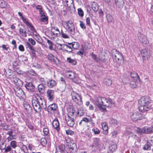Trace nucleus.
Returning a JSON list of instances; mask_svg holds the SVG:
<instances>
[{
  "instance_id": "obj_1",
  "label": "nucleus",
  "mask_w": 153,
  "mask_h": 153,
  "mask_svg": "<svg viewBox=\"0 0 153 153\" xmlns=\"http://www.w3.org/2000/svg\"><path fill=\"white\" fill-rule=\"evenodd\" d=\"M95 102L98 108L102 112L107 111L106 107H111L115 104L114 101L111 99L100 97L96 98Z\"/></svg>"
},
{
  "instance_id": "obj_2",
  "label": "nucleus",
  "mask_w": 153,
  "mask_h": 153,
  "mask_svg": "<svg viewBox=\"0 0 153 153\" xmlns=\"http://www.w3.org/2000/svg\"><path fill=\"white\" fill-rule=\"evenodd\" d=\"M151 99L148 96H143L139 101V110L141 112L146 111L151 108L150 105Z\"/></svg>"
},
{
  "instance_id": "obj_3",
  "label": "nucleus",
  "mask_w": 153,
  "mask_h": 153,
  "mask_svg": "<svg viewBox=\"0 0 153 153\" xmlns=\"http://www.w3.org/2000/svg\"><path fill=\"white\" fill-rule=\"evenodd\" d=\"M70 111L68 114L65 117V120L67 125L71 127H73L75 123V119L72 117L74 115V111L73 109H69Z\"/></svg>"
},
{
  "instance_id": "obj_4",
  "label": "nucleus",
  "mask_w": 153,
  "mask_h": 153,
  "mask_svg": "<svg viewBox=\"0 0 153 153\" xmlns=\"http://www.w3.org/2000/svg\"><path fill=\"white\" fill-rule=\"evenodd\" d=\"M111 53L114 60L116 62L119 63L120 61L123 60V57L122 53L116 49H113L111 51Z\"/></svg>"
},
{
  "instance_id": "obj_5",
  "label": "nucleus",
  "mask_w": 153,
  "mask_h": 153,
  "mask_svg": "<svg viewBox=\"0 0 153 153\" xmlns=\"http://www.w3.org/2000/svg\"><path fill=\"white\" fill-rule=\"evenodd\" d=\"M72 100L79 105H82V98L80 94H78L74 91H72L71 93Z\"/></svg>"
},
{
  "instance_id": "obj_6",
  "label": "nucleus",
  "mask_w": 153,
  "mask_h": 153,
  "mask_svg": "<svg viewBox=\"0 0 153 153\" xmlns=\"http://www.w3.org/2000/svg\"><path fill=\"white\" fill-rule=\"evenodd\" d=\"M132 120L133 121H136L138 120H140L146 118V116L142 115L138 111L134 112L131 116Z\"/></svg>"
},
{
  "instance_id": "obj_7",
  "label": "nucleus",
  "mask_w": 153,
  "mask_h": 153,
  "mask_svg": "<svg viewBox=\"0 0 153 153\" xmlns=\"http://www.w3.org/2000/svg\"><path fill=\"white\" fill-rule=\"evenodd\" d=\"M103 145L99 138H94L93 139V143L91 146L94 149H96L100 148Z\"/></svg>"
},
{
  "instance_id": "obj_8",
  "label": "nucleus",
  "mask_w": 153,
  "mask_h": 153,
  "mask_svg": "<svg viewBox=\"0 0 153 153\" xmlns=\"http://www.w3.org/2000/svg\"><path fill=\"white\" fill-rule=\"evenodd\" d=\"M16 95L20 99H24L25 97V95L23 90L20 87H16L14 88Z\"/></svg>"
},
{
  "instance_id": "obj_9",
  "label": "nucleus",
  "mask_w": 153,
  "mask_h": 153,
  "mask_svg": "<svg viewBox=\"0 0 153 153\" xmlns=\"http://www.w3.org/2000/svg\"><path fill=\"white\" fill-rule=\"evenodd\" d=\"M36 100L41 110L42 109H45L46 108V102L44 99L40 98Z\"/></svg>"
},
{
  "instance_id": "obj_10",
  "label": "nucleus",
  "mask_w": 153,
  "mask_h": 153,
  "mask_svg": "<svg viewBox=\"0 0 153 153\" xmlns=\"http://www.w3.org/2000/svg\"><path fill=\"white\" fill-rule=\"evenodd\" d=\"M46 96L50 101H53L55 97L54 91L51 89L48 90L46 92Z\"/></svg>"
},
{
  "instance_id": "obj_11",
  "label": "nucleus",
  "mask_w": 153,
  "mask_h": 153,
  "mask_svg": "<svg viewBox=\"0 0 153 153\" xmlns=\"http://www.w3.org/2000/svg\"><path fill=\"white\" fill-rule=\"evenodd\" d=\"M139 39L140 41L143 44H148L149 43L146 36L143 34L140 33L138 34Z\"/></svg>"
},
{
  "instance_id": "obj_12",
  "label": "nucleus",
  "mask_w": 153,
  "mask_h": 153,
  "mask_svg": "<svg viewBox=\"0 0 153 153\" xmlns=\"http://www.w3.org/2000/svg\"><path fill=\"white\" fill-rule=\"evenodd\" d=\"M32 105L35 111L37 113H39L41 111L39 106L38 105L37 102L35 100L32 101Z\"/></svg>"
},
{
  "instance_id": "obj_13",
  "label": "nucleus",
  "mask_w": 153,
  "mask_h": 153,
  "mask_svg": "<svg viewBox=\"0 0 153 153\" xmlns=\"http://www.w3.org/2000/svg\"><path fill=\"white\" fill-rule=\"evenodd\" d=\"M151 51L147 49H144L142 50L140 53L143 56V59H145V58H148L150 56Z\"/></svg>"
},
{
  "instance_id": "obj_14",
  "label": "nucleus",
  "mask_w": 153,
  "mask_h": 153,
  "mask_svg": "<svg viewBox=\"0 0 153 153\" xmlns=\"http://www.w3.org/2000/svg\"><path fill=\"white\" fill-rule=\"evenodd\" d=\"M62 24L63 27L65 29H74L73 27V24L70 21L66 22L62 21Z\"/></svg>"
},
{
  "instance_id": "obj_15",
  "label": "nucleus",
  "mask_w": 153,
  "mask_h": 153,
  "mask_svg": "<svg viewBox=\"0 0 153 153\" xmlns=\"http://www.w3.org/2000/svg\"><path fill=\"white\" fill-rule=\"evenodd\" d=\"M66 145L68 147H74V145L76 146V144L74 143V141L72 140L71 138L68 137H66L65 138Z\"/></svg>"
},
{
  "instance_id": "obj_16",
  "label": "nucleus",
  "mask_w": 153,
  "mask_h": 153,
  "mask_svg": "<svg viewBox=\"0 0 153 153\" xmlns=\"http://www.w3.org/2000/svg\"><path fill=\"white\" fill-rule=\"evenodd\" d=\"M66 4V9L68 10H71L72 7L74 8L73 0H65Z\"/></svg>"
},
{
  "instance_id": "obj_17",
  "label": "nucleus",
  "mask_w": 153,
  "mask_h": 153,
  "mask_svg": "<svg viewBox=\"0 0 153 153\" xmlns=\"http://www.w3.org/2000/svg\"><path fill=\"white\" fill-rule=\"evenodd\" d=\"M25 46L26 48L29 49L33 56H35L36 54V51L35 50L34 47L32 46L28 42H27L26 43Z\"/></svg>"
},
{
  "instance_id": "obj_18",
  "label": "nucleus",
  "mask_w": 153,
  "mask_h": 153,
  "mask_svg": "<svg viewBox=\"0 0 153 153\" xmlns=\"http://www.w3.org/2000/svg\"><path fill=\"white\" fill-rule=\"evenodd\" d=\"M117 149L116 144L114 143L113 142L111 143L109 147V150L108 153H112L115 152Z\"/></svg>"
},
{
  "instance_id": "obj_19",
  "label": "nucleus",
  "mask_w": 153,
  "mask_h": 153,
  "mask_svg": "<svg viewBox=\"0 0 153 153\" xmlns=\"http://www.w3.org/2000/svg\"><path fill=\"white\" fill-rule=\"evenodd\" d=\"M54 31H51V35L52 37L51 39L53 40L54 37L58 36L60 35V33L59 29H54Z\"/></svg>"
},
{
  "instance_id": "obj_20",
  "label": "nucleus",
  "mask_w": 153,
  "mask_h": 153,
  "mask_svg": "<svg viewBox=\"0 0 153 153\" xmlns=\"http://www.w3.org/2000/svg\"><path fill=\"white\" fill-rule=\"evenodd\" d=\"M66 76L68 78L72 79L74 78H76L78 76L76 74H74L73 72L71 71L66 72Z\"/></svg>"
},
{
  "instance_id": "obj_21",
  "label": "nucleus",
  "mask_w": 153,
  "mask_h": 153,
  "mask_svg": "<svg viewBox=\"0 0 153 153\" xmlns=\"http://www.w3.org/2000/svg\"><path fill=\"white\" fill-rule=\"evenodd\" d=\"M146 127H144L143 128H138L136 129V132L139 134H148L146 130Z\"/></svg>"
},
{
  "instance_id": "obj_22",
  "label": "nucleus",
  "mask_w": 153,
  "mask_h": 153,
  "mask_svg": "<svg viewBox=\"0 0 153 153\" xmlns=\"http://www.w3.org/2000/svg\"><path fill=\"white\" fill-rule=\"evenodd\" d=\"M25 86L29 91H33L35 87L32 83L30 82H27L25 84Z\"/></svg>"
},
{
  "instance_id": "obj_23",
  "label": "nucleus",
  "mask_w": 153,
  "mask_h": 153,
  "mask_svg": "<svg viewBox=\"0 0 153 153\" xmlns=\"http://www.w3.org/2000/svg\"><path fill=\"white\" fill-rule=\"evenodd\" d=\"M13 80L14 84L18 87H21L22 85V82L19 79L16 77H13Z\"/></svg>"
},
{
  "instance_id": "obj_24",
  "label": "nucleus",
  "mask_w": 153,
  "mask_h": 153,
  "mask_svg": "<svg viewBox=\"0 0 153 153\" xmlns=\"http://www.w3.org/2000/svg\"><path fill=\"white\" fill-rule=\"evenodd\" d=\"M72 48L71 45H69L67 44L64 45H63V46L62 47L63 49L68 52L69 53H72Z\"/></svg>"
},
{
  "instance_id": "obj_25",
  "label": "nucleus",
  "mask_w": 153,
  "mask_h": 153,
  "mask_svg": "<svg viewBox=\"0 0 153 153\" xmlns=\"http://www.w3.org/2000/svg\"><path fill=\"white\" fill-rule=\"evenodd\" d=\"M115 2L117 7L118 8L123 7L125 4L124 0H115Z\"/></svg>"
},
{
  "instance_id": "obj_26",
  "label": "nucleus",
  "mask_w": 153,
  "mask_h": 153,
  "mask_svg": "<svg viewBox=\"0 0 153 153\" xmlns=\"http://www.w3.org/2000/svg\"><path fill=\"white\" fill-rule=\"evenodd\" d=\"M57 108V104L53 103L50 105L48 108V112L56 110Z\"/></svg>"
},
{
  "instance_id": "obj_27",
  "label": "nucleus",
  "mask_w": 153,
  "mask_h": 153,
  "mask_svg": "<svg viewBox=\"0 0 153 153\" xmlns=\"http://www.w3.org/2000/svg\"><path fill=\"white\" fill-rule=\"evenodd\" d=\"M52 125L54 128L57 130H59V123L57 119H55L53 122Z\"/></svg>"
},
{
  "instance_id": "obj_28",
  "label": "nucleus",
  "mask_w": 153,
  "mask_h": 153,
  "mask_svg": "<svg viewBox=\"0 0 153 153\" xmlns=\"http://www.w3.org/2000/svg\"><path fill=\"white\" fill-rule=\"evenodd\" d=\"M69 149L67 150V153H76L77 152V146L74 145V147H68Z\"/></svg>"
},
{
  "instance_id": "obj_29",
  "label": "nucleus",
  "mask_w": 153,
  "mask_h": 153,
  "mask_svg": "<svg viewBox=\"0 0 153 153\" xmlns=\"http://www.w3.org/2000/svg\"><path fill=\"white\" fill-rule=\"evenodd\" d=\"M47 86L50 88H52L56 84V81L53 80H50L48 81H47Z\"/></svg>"
},
{
  "instance_id": "obj_30",
  "label": "nucleus",
  "mask_w": 153,
  "mask_h": 153,
  "mask_svg": "<svg viewBox=\"0 0 153 153\" xmlns=\"http://www.w3.org/2000/svg\"><path fill=\"white\" fill-rule=\"evenodd\" d=\"M38 88L39 92L41 94L43 93L45 91L44 85L42 83L40 84L38 86Z\"/></svg>"
},
{
  "instance_id": "obj_31",
  "label": "nucleus",
  "mask_w": 153,
  "mask_h": 153,
  "mask_svg": "<svg viewBox=\"0 0 153 153\" xmlns=\"http://www.w3.org/2000/svg\"><path fill=\"white\" fill-rule=\"evenodd\" d=\"M68 44L69 45H71L72 48L75 49H78L79 46V43L77 42H73L71 43H68Z\"/></svg>"
},
{
  "instance_id": "obj_32",
  "label": "nucleus",
  "mask_w": 153,
  "mask_h": 153,
  "mask_svg": "<svg viewBox=\"0 0 153 153\" xmlns=\"http://www.w3.org/2000/svg\"><path fill=\"white\" fill-rule=\"evenodd\" d=\"M102 126L103 131L104 133L105 134H107L108 130V125L105 123H103L102 124Z\"/></svg>"
},
{
  "instance_id": "obj_33",
  "label": "nucleus",
  "mask_w": 153,
  "mask_h": 153,
  "mask_svg": "<svg viewBox=\"0 0 153 153\" xmlns=\"http://www.w3.org/2000/svg\"><path fill=\"white\" fill-rule=\"evenodd\" d=\"M77 114L79 116H82L84 115V111L82 107H80L78 109Z\"/></svg>"
},
{
  "instance_id": "obj_34",
  "label": "nucleus",
  "mask_w": 153,
  "mask_h": 153,
  "mask_svg": "<svg viewBox=\"0 0 153 153\" xmlns=\"http://www.w3.org/2000/svg\"><path fill=\"white\" fill-rule=\"evenodd\" d=\"M91 7L93 10L95 11H97L98 10L99 6L96 2H92L91 4Z\"/></svg>"
},
{
  "instance_id": "obj_35",
  "label": "nucleus",
  "mask_w": 153,
  "mask_h": 153,
  "mask_svg": "<svg viewBox=\"0 0 153 153\" xmlns=\"http://www.w3.org/2000/svg\"><path fill=\"white\" fill-rule=\"evenodd\" d=\"M68 31L70 34L74 35H77L79 33V32L77 30V29H68Z\"/></svg>"
},
{
  "instance_id": "obj_36",
  "label": "nucleus",
  "mask_w": 153,
  "mask_h": 153,
  "mask_svg": "<svg viewBox=\"0 0 153 153\" xmlns=\"http://www.w3.org/2000/svg\"><path fill=\"white\" fill-rule=\"evenodd\" d=\"M24 106L25 109L28 111H30L32 110L31 108L27 102H25L24 103Z\"/></svg>"
},
{
  "instance_id": "obj_37",
  "label": "nucleus",
  "mask_w": 153,
  "mask_h": 153,
  "mask_svg": "<svg viewBox=\"0 0 153 153\" xmlns=\"http://www.w3.org/2000/svg\"><path fill=\"white\" fill-rule=\"evenodd\" d=\"M9 145L11 148L15 149L17 147V142L15 140H13L10 142V145Z\"/></svg>"
},
{
  "instance_id": "obj_38",
  "label": "nucleus",
  "mask_w": 153,
  "mask_h": 153,
  "mask_svg": "<svg viewBox=\"0 0 153 153\" xmlns=\"http://www.w3.org/2000/svg\"><path fill=\"white\" fill-rule=\"evenodd\" d=\"M130 76L132 78H135L136 80L139 79V76L137 74L135 71L131 72V73Z\"/></svg>"
},
{
  "instance_id": "obj_39",
  "label": "nucleus",
  "mask_w": 153,
  "mask_h": 153,
  "mask_svg": "<svg viewBox=\"0 0 153 153\" xmlns=\"http://www.w3.org/2000/svg\"><path fill=\"white\" fill-rule=\"evenodd\" d=\"M67 60L68 62L71 63L73 65H75L76 63V62L75 60L71 59L70 57L67 58Z\"/></svg>"
},
{
  "instance_id": "obj_40",
  "label": "nucleus",
  "mask_w": 153,
  "mask_h": 153,
  "mask_svg": "<svg viewBox=\"0 0 153 153\" xmlns=\"http://www.w3.org/2000/svg\"><path fill=\"white\" fill-rule=\"evenodd\" d=\"M48 57L49 60L52 62H54L55 61V57L52 54H49L48 56Z\"/></svg>"
},
{
  "instance_id": "obj_41",
  "label": "nucleus",
  "mask_w": 153,
  "mask_h": 153,
  "mask_svg": "<svg viewBox=\"0 0 153 153\" xmlns=\"http://www.w3.org/2000/svg\"><path fill=\"white\" fill-rule=\"evenodd\" d=\"M48 17L46 16L45 15L41 17V18L40 19V21L42 22H44L47 24L48 22Z\"/></svg>"
},
{
  "instance_id": "obj_42",
  "label": "nucleus",
  "mask_w": 153,
  "mask_h": 153,
  "mask_svg": "<svg viewBox=\"0 0 153 153\" xmlns=\"http://www.w3.org/2000/svg\"><path fill=\"white\" fill-rule=\"evenodd\" d=\"M107 20L108 22H111L113 21L114 19L112 16L110 14H108L106 16Z\"/></svg>"
},
{
  "instance_id": "obj_43",
  "label": "nucleus",
  "mask_w": 153,
  "mask_h": 153,
  "mask_svg": "<svg viewBox=\"0 0 153 153\" xmlns=\"http://www.w3.org/2000/svg\"><path fill=\"white\" fill-rule=\"evenodd\" d=\"M12 149L11 147L9 145L7 146H6L4 150V153H7L10 152L11 150Z\"/></svg>"
},
{
  "instance_id": "obj_44",
  "label": "nucleus",
  "mask_w": 153,
  "mask_h": 153,
  "mask_svg": "<svg viewBox=\"0 0 153 153\" xmlns=\"http://www.w3.org/2000/svg\"><path fill=\"white\" fill-rule=\"evenodd\" d=\"M6 6V3L4 0H0V7L1 8H5Z\"/></svg>"
},
{
  "instance_id": "obj_45",
  "label": "nucleus",
  "mask_w": 153,
  "mask_h": 153,
  "mask_svg": "<svg viewBox=\"0 0 153 153\" xmlns=\"http://www.w3.org/2000/svg\"><path fill=\"white\" fill-rule=\"evenodd\" d=\"M46 40L47 41V42L48 44L49 45V48L50 50H52L53 49V43L50 40H49L48 39H46Z\"/></svg>"
},
{
  "instance_id": "obj_46",
  "label": "nucleus",
  "mask_w": 153,
  "mask_h": 153,
  "mask_svg": "<svg viewBox=\"0 0 153 153\" xmlns=\"http://www.w3.org/2000/svg\"><path fill=\"white\" fill-rule=\"evenodd\" d=\"M66 85V84H62L61 85V86L59 87V90L60 91L63 92L65 90V89Z\"/></svg>"
},
{
  "instance_id": "obj_47",
  "label": "nucleus",
  "mask_w": 153,
  "mask_h": 153,
  "mask_svg": "<svg viewBox=\"0 0 153 153\" xmlns=\"http://www.w3.org/2000/svg\"><path fill=\"white\" fill-rule=\"evenodd\" d=\"M23 22L29 28H30V29H32V28L34 29L31 24L26 19H24V20Z\"/></svg>"
},
{
  "instance_id": "obj_48",
  "label": "nucleus",
  "mask_w": 153,
  "mask_h": 153,
  "mask_svg": "<svg viewBox=\"0 0 153 153\" xmlns=\"http://www.w3.org/2000/svg\"><path fill=\"white\" fill-rule=\"evenodd\" d=\"M0 48H2V50L3 51H7L9 48L8 45L4 44L2 45L1 46H0Z\"/></svg>"
},
{
  "instance_id": "obj_49",
  "label": "nucleus",
  "mask_w": 153,
  "mask_h": 153,
  "mask_svg": "<svg viewBox=\"0 0 153 153\" xmlns=\"http://www.w3.org/2000/svg\"><path fill=\"white\" fill-rule=\"evenodd\" d=\"M112 81L108 79H105V83L106 85L109 86L111 84Z\"/></svg>"
},
{
  "instance_id": "obj_50",
  "label": "nucleus",
  "mask_w": 153,
  "mask_h": 153,
  "mask_svg": "<svg viewBox=\"0 0 153 153\" xmlns=\"http://www.w3.org/2000/svg\"><path fill=\"white\" fill-rule=\"evenodd\" d=\"M65 149V145L63 144H62L59 146V150L58 151H60V152H64V151Z\"/></svg>"
},
{
  "instance_id": "obj_51",
  "label": "nucleus",
  "mask_w": 153,
  "mask_h": 153,
  "mask_svg": "<svg viewBox=\"0 0 153 153\" xmlns=\"http://www.w3.org/2000/svg\"><path fill=\"white\" fill-rule=\"evenodd\" d=\"M20 33L21 35L24 37H26L27 36L26 32L25 29H19Z\"/></svg>"
},
{
  "instance_id": "obj_52",
  "label": "nucleus",
  "mask_w": 153,
  "mask_h": 153,
  "mask_svg": "<svg viewBox=\"0 0 153 153\" xmlns=\"http://www.w3.org/2000/svg\"><path fill=\"white\" fill-rule=\"evenodd\" d=\"M150 143H146L144 146L143 149L144 150H149L150 149Z\"/></svg>"
},
{
  "instance_id": "obj_53",
  "label": "nucleus",
  "mask_w": 153,
  "mask_h": 153,
  "mask_svg": "<svg viewBox=\"0 0 153 153\" xmlns=\"http://www.w3.org/2000/svg\"><path fill=\"white\" fill-rule=\"evenodd\" d=\"M146 127L147 131L148 134L151 133L153 132V125L150 127Z\"/></svg>"
},
{
  "instance_id": "obj_54",
  "label": "nucleus",
  "mask_w": 153,
  "mask_h": 153,
  "mask_svg": "<svg viewBox=\"0 0 153 153\" xmlns=\"http://www.w3.org/2000/svg\"><path fill=\"white\" fill-rule=\"evenodd\" d=\"M78 13L79 16L81 17H82L84 15V12L81 8H79L78 9Z\"/></svg>"
},
{
  "instance_id": "obj_55",
  "label": "nucleus",
  "mask_w": 153,
  "mask_h": 153,
  "mask_svg": "<svg viewBox=\"0 0 153 153\" xmlns=\"http://www.w3.org/2000/svg\"><path fill=\"white\" fill-rule=\"evenodd\" d=\"M92 131L95 134H99L100 133V130L97 128H93Z\"/></svg>"
},
{
  "instance_id": "obj_56",
  "label": "nucleus",
  "mask_w": 153,
  "mask_h": 153,
  "mask_svg": "<svg viewBox=\"0 0 153 153\" xmlns=\"http://www.w3.org/2000/svg\"><path fill=\"white\" fill-rule=\"evenodd\" d=\"M130 86L132 88H136L137 87V85L136 82L134 81H131L130 82Z\"/></svg>"
},
{
  "instance_id": "obj_57",
  "label": "nucleus",
  "mask_w": 153,
  "mask_h": 153,
  "mask_svg": "<svg viewBox=\"0 0 153 153\" xmlns=\"http://www.w3.org/2000/svg\"><path fill=\"white\" fill-rule=\"evenodd\" d=\"M82 121H84L86 123H88L90 122H92V120L91 118L90 119H89L86 117H84L82 120Z\"/></svg>"
},
{
  "instance_id": "obj_58",
  "label": "nucleus",
  "mask_w": 153,
  "mask_h": 153,
  "mask_svg": "<svg viewBox=\"0 0 153 153\" xmlns=\"http://www.w3.org/2000/svg\"><path fill=\"white\" fill-rule=\"evenodd\" d=\"M29 73L32 76H36L37 75V74L35 71L33 69H31L28 71Z\"/></svg>"
},
{
  "instance_id": "obj_59",
  "label": "nucleus",
  "mask_w": 153,
  "mask_h": 153,
  "mask_svg": "<svg viewBox=\"0 0 153 153\" xmlns=\"http://www.w3.org/2000/svg\"><path fill=\"white\" fill-rule=\"evenodd\" d=\"M109 122L111 124L113 125H115L117 124V121L114 119H111Z\"/></svg>"
},
{
  "instance_id": "obj_60",
  "label": "nucleus",
  "mask_w": 153,
  "mask_h": 153,
  "mask_svg": "<svg viewBox=\"0 0 153 153\" xmlns=\"http://www.w3.org/2000/svg\"><path fill=\"white\" fill-rule=\"evenodd\" d=\"M47 79V78L45 79L44 78H43L41 76H39L38 78V79L40 82H43L45 84L46 81V80Z\"/></svg>"
},
{
  "instance_id": "obj_61",
  "label": "nucleus",
  "mask_w": 153,
  "mask_h": 153,
  "mask_svg": "<svg viewBox=\"0 0 153 153\" xmlns=\"http://www.w3.org/2000/svg\"><path fill=\"white\" fill-rule=\"evenodd\" d=\"M41 143L43 146L46 144L47 143L46 140L45 138H42L41 139Z\"/></svg>"
},
{
  "instance_id": "obj_62",
  "label": "nucleus",
  "mask_w": 153,
  "mask_h": 153,
  "mask_svg": "<svg viewBox=\"0 0 153 153\" xmlns=\"http://www.w3.org/2000/svg\"><path fill=\"white\" fill-rule=\"evenodd\" d=\"M91 56H92V58L93 59H94L97 62H98L100 60L98 58H97L96 56V55L94 54L93 53H92L91 54Z\"/></svg>"
},
{
  "instance_id": "obj_63",
  "label": "nucleus",
  "mask_w": 153,
  "mask_h": 153,
  "mask_svg": "<svg viewBox=\"0 0 153 153\" xmlns=\"http://www.w3.org/2000/svg\"><path fill=\"white\" fill-rule=\"evenodd\" d=\"M43 133L45 135H47L49 133V130L47 128H44L43 130Z\"/></svg>"
},
{
  "instance_id": "obj_64",
  "label": "nucleus",
  "mask_w": 153,
  "mask_h": 153,
  "mask_svg": "<svg viewBox=\"0 0 153 153\" xmlns=\"http://www.w3.org/2000/svg\"><path fill=\"white\" fill-rule=\"evenodd\" d=\"M22 148L25 153H29L28 152V149L26 146L23 145L22 146Z\"/></svg>"
}]
</instances>
